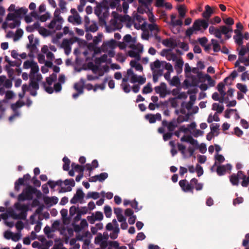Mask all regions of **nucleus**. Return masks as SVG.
<instances>
[{
	"label": "nucleus",
	"mask_w": 249,
	"mask_h": 249,
	"mask_svg": "<svg viewBox=\"0 0 249 249\" xmlns=\"http://www.w3.org/2000/svg\"><path fill=\"white\" fill-rule=\"evenodd\" d=\"M180 141L182 142H186L190 144V145L187 148L183 144H178V150L185 158L192 156L196 149L198 148L200 152L202 154L205 153L207 150L206 146L205 144L202 143L199 145L197 141L190 136L184 135L181 138Z\"/></svg>",
	"instance_id": "nucleus-1"
},
{
	"label": "nucleus",
	"mask_w": 249,
	"mask_h": 249,
	"mask_svg": "<svg viewBox=\"0 0 249 249\" xmlns=\"http://www.w3.org/2000/svg\"><path fill=\"white\" fill-rule=\"evenodd\" d=\"M112 15L113 18L110 19L108 24L106 25V29L107 32L110 33L121 29L126 21H128V26L131 25L130 22H132V20L129 16H122L116 12H113Z\"/></svg>",
	"instance_id": "nucleus-2"
},
{
	"label": "nucleus",
	"mask_w": 249,
	"mask_h": 249,
	"mask_svg": "<svg viewBox=\"0 0 249 249\" xmlns=\"http://www.w3.org/2000/svg\"><path fill=\"white\" fill-rule=\"evenodd\" d=\"M24 69H31L29 74L30 82H31V86L35 89L39 88L38 83L42 80V75L38 73L39 67L36 62L33 60H26L23 65Z\"/></svg>",
	"instance_id": "nucleus-3"
},
{
	"label": "nucleus",
	"mask_w": 249,
	"mask_h": 249,
	"mask_svg": "<svg viewBox=\"0 0 249 249\" xmlns=\"http://www.w3.org/2000/svg\"><path fill=\"white\" fill-rule=\"evenodd\" d=\"M108 235L106 232L103 234L98 233L95 238V244L98 245L102 249H105L108 246V249H127L125 246H119V243L116 241L107 243Z\"/></svg>",
	"instance_id": "nucleus-4"
},
{
	"label": "nucleus",
	"mask_w": 249,
	"mask_h": 249,
	"mask_svg": "<svg viewBox=\"0 0 249 249\" xmlns=\"http://www.w3.org/2000/svg\"><path fill=\"white\" fill-rule=\"evenodd\" d=\"M232 29H231L230 27H226L225 25L220 26L219 28L210 26L209 28V33L219 39L220 42L222 43H224V40L222 38V35H224L226 39H229L231 37V35L229 33H232Z\"/></svg>",
	"instance_id": "nucleus-5"
},
{
	"label": "nucleus",
	"mask_w": 249,
	"mask_h": 249,
	"mask_svg": "<svg viewBox=\"0 0 249 249\" xmlns=\"http://www.w3.org/2000/svg\"><path fill=\"white\" fill-rule=\"evenodd\" d=\"M116 46V42L115 40L113 39L106 42H104L101 47H96L94 48L92 59L94 57L96 54L102 52H107L109 56L110 57H113L115 54L113 50Z\"/></svg>",
	"instance_id": "nucleus-6"
},
{
	"label": "nucleus",
	"mask_w": 249,
	"mask_h": 249,
	"mask_svg": "<svg viewBox=\"0 0 249 249\" xmlns=\"http://www.w3.org/2000/svg\"><path fill=\"white\" fill-rule=\"evenodd\" d=\"M189 118V114H187L185 116H179L177 119H173L170 122L166 120H163L162 122V125L163 127H167L168 131L173 132L174 130L177 127L178 124L183 122L188 121Z\"/></svg>",
	"instance_id": "nucleus-7"
},
{
	"label": "nucleus",
	"mask_w": 249,
	"mask_h": 249,
	"mask_svg": "<svg viewBox=\"0 0 249 249\" xmlns=\"http://www.w3.org/2000/svg\"><path fill=\"white\" fill-rule=\"evenodd\" d=\"M128 80L133 84L138 83L140 85H142L146 82V78L138 76L134 73L132 69H130L127 70L126 75L123 77L122 83L126 84Z\"/></svg>",
	"instance_id": "nucleus-8"
},
{
	"label": "nucleus",
	"mask_w": 249,
	"mask_h": 249,
	"mask_svg": "<svg viewBox=\"0 0 249 249\" xmlns=\"http://www.w3.org/2000/svg\"><path fill=\"white\" fill-rule=\"evenodd\" d=\"M20 24L19 18H15L14 14L9 13L6 17V21L3 24V27L14 29L18 27Z\"/></svg>",
	"instance_id": "nucleus-9"
},
{
	"label": "nucleus",
	"mask_w": 249,
	"mask_h": 249,
	"mask_svg": "<svg viewBox=\"0 0 249 249\" xmlns=\"http://www.w3.org/2000/svg\"><path fill=\"white\" fill-rule=\"evenodd\" d=\"M64 22L63 18H53L47 26L50 34H54L57 31L60 30Z\"/></svg>",
	"instance_id": "nucleus-10"
},
{
	"label": "nucleus",
	"mask_w": 249,
	"mask_h": 249,
	"mask_svg": "<svg viewBox=\"0 0 249 249\" xmlns=\"http://www.w3.org/2000/svg\"><path fill=\"white\" fill-rule=\"evenodd\" d=\"M57 76L56 73H53L49 77L46 78V82L42 83L43 87L46 92L49 94H52L54 91V87H52V86L53 83L56 81Z\"/></svg>",
	"instance_id": "nucleus-11"
},
{
	"label": "nucleus",
	"mask_w": 249,
	"mask_h": 249,
	"mask_svg": "<svg viewBox=\"0 0 249 249\" xmlns=\"http://www.w3.org/2000/svg\"><path fill=\"white\" fill-rule=\"evenodd\" d=\"M12 86V81L7 79L4 75L0 76V94L2 95L5 92V89L11 88Z\"/></svg>",
	"instance_id": "nucleus-12"
},
{
	"label": "nucleus",
	"mask_w": 249,
	"mask_h": 249,
	"mask_svg": "<svg viewBox=\"0 0 249 249\" xmlns=\"http://www.w3.org/2000/svg\"><path fill=\"white\" fill-rule=\"evenodd\" d=\"M194 28L196 32H203L209 26L208 21L204 19H197L193 23Z\"/></svg>",
	"instance_id": "nucleus-13"
},
{
	"label": "nucleus",
	"mask_w": 249,
	"mask_h": 249,
	"mask_svg": "<svg viewBox=\"0 0 249 249\" xmlns=\"http://www.w3.org/2000/svg\"><path fill=\"white\" fill-rule=\"evenodd\" d=\"M24 105L25 103L24 102L19 100L17 101L16 103L11 105V107L14 112V113L9 117V120L10 121H12L16 117H18L20 116V114L18 109L23 106Z\"/></svg>",
	"instance_id": "nucleus-14"
},
{
	"label": "nucleus",
	"mask_w": 249,
	"mask_h": 249,
	"mask_svg": "<svg viewBox=\"0 0 249 249\" xmlns=\"http://www.w3.org/2000/svg\"><path fill=\"white\" fill-rule=\"evenodd\" d=\"M75 185V182L73 179H67L64 182L62 181V185L59 190V193H65L71 191L72 187Z\"/></svg>",
	"instance_id": "nucleus-15"
},
{
	"label": "nucleus",
	"mask_w": 249,
	"mask_h": 249,
	"mask_svg": "<svg viewBox=\"0 0 249 249\" xmlns=\"http://www.w3.org/2000/svg\"><path fill=\"white\" fill-rule=\"evenodd\" d=\"M39 89V88L37 89H35L31 86V82H30V84L29 85L26 84H24L22 86V92L18 94V96L20 98H22L24 95L25 92L27 91H29L31 95L33 96H36L37 94V90Z\"/></svg>",
	"instance_id": "nucleus-16"
},
{
	"label": "nucleus",
	"mask_w": 249,
	"mask_h": 249,
	"mask_svg": "<svg viewBox=\"0 0 249 249\" xmlns=\"http://www.w3.org/2000/svg\"><path fill=\"white\" fill-rule=\"evenodd\" d=\"M33 198V191L30 188H26L23 190L22 193L18 196V200L22 201L25 200H30Z\"/></svg>",
	"instance_id": "nucleus-17"
},
{
	"label": "nucleus",
	"mask_w": 249,
	"mask_h": 249,
	"mask_svg": "<svg viewBox=\"0 0 249 249\" xmlns=\"http://www.w3.org/2000/svg\"><path fill=\"white\" fill-rule=\"evenodd\" d=\"M156 93L159 94L160 98H165L167 94V86L165 83L162 82L159 86L154 88Z\"/></svg>",
	"instance_id": "nucleus-18"
},
{
	"label": "nucleus",
	"mask_w": 249,
	"mask_h": 249,
	"mask_svg": "<svg viewBox=\"0 0 249 249\" xmlns=\"http://www.w3.org/2000/svg\"><path fill=\"white\" fill-rule=\"evenodd\" d=\"M179 184L182 190L185 192L193 193L194 186L189 183L186 179H182L179 181Z\"/></svg>",
	"instance_id": "nucleus-19"
},
{
	"label": "nucleus",
	"mask_w": 249,
	"mask_h": 249,
	"mask_svg": "<svg viewBox=\"0 0 249 249\" xmlns=\"http://www.w3.org/2000/svg\"><path fill=\"white\" fill-rule=\"evenodd\" d=\"M232 166L230 164L226 165H219L216 168V172L218 176L224 175L227 172L230 171L231 170Z\"/></svg>",
	"instance_id": "nucleus-20"
},
{
	"label": "nucleus",
	"mask_w": 249,
	"mask_h": 249,
	"mask_svg": "<svg viewBox=\"0 0 249 249\" xmlns=\"http://www.w3.org/2000/svg\"><path fill=\"white\" fill-rule=\"evenodd\" d=\"M84 196V194L81 189L77 190L76 194L71 199L70 202L71 204H75L78 202L82 200Z\"/></svg>",
	"instance_id": "nucleus-21"
},
{
	"label": "nucleus",
	"mask_w": 249,
	"mask_h": 249,
	"mask_svg": "<svg viewBox=\"0 0 249 249\" xmlns=\"http://www.w3.org/2000/svg\"><path fill=\"white\" fill-rule=\"evenodd\" d=\"M243 173L242 171H239L237 174H233L230 177V181L233 185H238L239 179H242Z\"/></svg>",
	"instance_id": "nucleus-22"
},
{
	"label": "nucleus",
	"mask_w": 249,
	"mask_h": 249,
	"mask_svg": "<svg viewBox=\"0 0 249 249\" xmlns=\"http://www.w3.org/2000/svg\"><path fill=\"white\" fill-rule=\"evenodd\" d=\"M198 77L201 82L207 81L208 86L210 87L214 86V81L212 79L210 75L208 74H202V73H198Z\"/></svg>",
	"instance_id": "nucleus-23"
},
{
	"label": "nucleus",
	"mask_w": 249,
	"mask_h": 249,
	"mask_svg": "<svg viewBox=\"0 0 249 249\" xmlns=\"http://www.w3.org/2000/svg\"><path fill=\"white\" fill-rule=\"evenodd\" d=\"M146 27H147V28L151 33L155 36L156 38L160 41V37L157 36L158 33L160 31V29L158 25L155 23H151L147 24Z\"/></svg>",
	"instance_id": "nucleus-24"
},
{
	"label": "nucleus",
	"mask_w": 249,
	"mask_h": 249,
	"mask_svg": "<svg viewBox=\"0 0 249 249\" xmlns=\"http://www.w3.org/2000/svg\"><path fill=\"white\" fill-rule=\"evenodd\" d=\"M183 65L184 61L181 57H179L175 61L174 68L178 74L182 72Z\"/></svg>",
	"instance_id": "nucleus-25"
},
{
	"label": "nucleus",
	"mask_w": 249,
	"mask_h": 249,
	"mask_svg": "<svg viewBox=\"0 0 249 249\" xmlns=\"http://www.w3.org/2000/svg\"><path fill=\"white\" fill-rule=\"evenodd\" d=\"M146 120H148L150 124L154 123L156 121H160L161 119V114L157 113L156 114H148L145 116Z\"/></svg>",
	"instance_id": "nucleus-26"
},
{
	"label": "nucleus",
	"mask_w": 249,
	"mask_h": 249,
	"mask_svg": "<svg viewBox=\"0 0 249 249\" xmlns=\"http://www.w3.org/2000/svg\"><path fill=\"white\" fill-rule=\"evenodd\" d=\"M69 22L73 25H80L82 23V19L79 14L69 16L68 18Z\"/></svg>",
	"instance_id": "nucleus-27"
},
{
	"label": "nucleus",
	"mask_w": 249,
	"mask_h": 249,
	"mask_svg": "<svg viewBox=\"0 0 249 249\" xmlns=\"http://www.w3.org/2000/svg\"><path fill=\"white\" fill-rule=\"evenodd\" d=\"M65 81V77L64 75H61L58 78V82L54 84V89L56 92H59L62 89L61 85L64 84Z\"/></svg>",
	"instance_id": "nucleus-28"
},
{
	"label": "nucleus",
	"mask_w": 249,
	"mask_h": 249,
	"mask_svg": "<svg viewBox=\"0 0 249 249\" xmlns=\"http://www.w3.org/2000/svg\"><path fill=\"white\" fill-rule=\"evenodd\" d=\"M234 33L236 34L233 36V38L235 40V42L239 46H242L243 44V36L242 33L238 30L236 29L234 30Z\"/></svg>",
	"instance_id": "nucleus-29"
},
{
	"label": "nucleus",
	"mask_w": 249,
	"mask_h": 249,
	"mask_svg": "<svg viewBox=\"0 0 249 249\" xmlns=\"http://www.w3.org/2000/svg\"><path fill=\"white\" fill-rule=\"evenodd\" d=\"M62 46L63 47L65 53L66 55H69L71 52V43L69 39H64L62 43Z\"/></svg>",
	"instance_id": "nucleus-30"
},
{
	"label": "nucleus",
	"mask_w": 249,
	"mask_h": 249,
	"mask_svg": "<svg viewBox=\"0 0 249 249\" xmlns=\"http://www.w3.org/2000/svg\"><path fill=\"white\" fill-rule=\"evenodd\" d=\"M213 13V11L211 7L209 5H207L205 7V11L202 13V17L204 18V19L208 21Z\"/></svg>",
	"instance_id": "nucleus-31"
},
{
	"label": "nucleus",
	"mask_w": 249,
	"mask_h": 249,
	"mask_svg": "<svg viewBox=\"0 0 249 249\" xmlns=\"http://www.w3.org/2000/svg\"><path fill=\"white\" fill-rule=\"evenodd\" d=\"M108 54H104L100 57L95 58L94 59L95 63L97 64H101L102 63L110 62V58H108Z\"/></svg>",
	"instance_id": "nucleus-32"
},
{
	"label": "nucleus",
	"mask_w": 249,
	"mask_h": 249,
	"mask_svg": "<svg viewBox=\"0 0 249 249\" xmlns=\"http://www.w3.org/2000/svg\"><path fill=\"white\" fill-rule=\"evenodd\" d=\"M193 103H191L190 102H183L181 104V109H180V112L182 114H186V110L185 109H186L187 110L189 111L193 107ZM190 115L189 113H188Z\"/></svg>",
	"instance_id": "nucleus-33"
},
{
	"label": "nucleus",
	"mask_w": 249,
	"mask_h": 249,
	"mask_svg": "<svg viewBox=\"0 0 249 249\" xmlns=\"http://www.w3.org/2000/svg\"><path fill=\"white\" fill-rule=\"evenodd\" d=\"M214 158L215 161L212 167V170H213V169L217 165L218 163L220 164L223 162L225 160V158L224 156L222 155L219 154L218 153L215 154Z\"/></svg>",
	"instance_id": "nucleus-34"
},
{
	"label": "nucleus",
	"mask_w": 249,
	"mask_h": 249,
	"mask_svg": "<svg viewBox=\"0 0 249 249\" xmlns=\"http://www.w3.org/2000/svg\"><path fill=\"white\" fill-rule=\"evenodd\" d=\"M58 201V199L56 196L46 197L44 198V202L51 206L56 204Z\"/></svg>",
	"instance_id": "nucleus-35"
},
{
	"label": "nucleus",
	"mask_w": 249,
	"mask_h": 249,
	"mask_svg": "<svg viewBox=\"0 0 249 249\" xmlns=\"http://www.w3.org/2000/svg\"><path fill=\"white\" fill-rule=\"evenodd\" d=\"M15 208L21 212V213H26L28 211V206L21 204L19 202L16 203L14 205Z\"/></svg>",
	"instance_id": "nucleus-36"
},
{
	"label": "nucleus",
	"mask_w": 249,
	"mask_h": 249,
	"mask_svg": "<svg viewBox=\"0 0 249 249\" xmlns=\"http://www.w3.org/2000/svg\"><path fill=\"white\" fill-rule=\"evenodd\" d=\"M132 22H130V23H131V25L130 26H128V23H127V25L126 26L128 27H130L133 24H134V26L135 27V28L137 29H141L142 30L145 29V28H146V25H147V23L146 22V21H143L142 24L140 22H139L138 23H137L135 22V21H134V20L133 21L132 19Z\"/></svg>",
	"instance_id": "nucleus-37"
},
{
	"label": "nucleus",
	"mask_w": 249,
	"mask_h": 249,
	"mask_svg": "<svg viewBox=\"0 0 249 249\" xmlns=\"http://www.w3.org/2000/svg\"><path fill=\"white\" fill-rule=\"evenodd\" d=\"M27 12V9L20 8L15 10V12H14V14L15 15V18H21L24 16Z\"/></svg>",
	"instance_id": "nucleus-38"
},
{
	"label": "nucleus",
	"mask_w": 249,
	"mask_h": 249,
	"mask_svg": "<svg viewBox=\"0 0 249 249\" xmlns=\"http://www.w3.org/2000/svg\"><path fill=\"white\" fill-rule=\"evenodd\" d=\"M34 18L35 19H37L38 18V13L35 11H32L30 15H27L25 17V20L27 23H30L33 21L32 18Z\"/></svg>",
	"instance_id": "nucleus-39"
},
{
	"label": "nucleus",
	"mask_w": 249,
	"mask_h": 249,
	"mask_svg": "<svg viewBox=\"0 0 249 249\" xmlns=\"http://www.w3.org/2000/svg\"><path fill=\"white\" fill-rule=\"evenodd\" d=\"M21 61L20 60V59H19V61H11V62H10L8 65H6L5 66V68H6V70L7 71L9 75H10V71H11V70L10 69V68L11 67H15V66L19 67L21 65Z\"/></svg>",
	"instance_id": "nucleus-40"
},
{
	"label": "nucleus",
	"mask_w": 249,
	"mask_h": 249,
	"mask_svg": "<svg viewBox=\"0 0 249 249\" xmlns=\"http://www.w3.org/2000/svg\"><path fill=\"white\" fill-rule=\"evenodd\" d=\"M139 61L136 60H132L130 62V65L131 67L135 68L136 71H142L143 70L142 66L139 63Z\"/></svg>",
	"instance_id": "nucleus-41"
},
{
	"label": "nucleus",
	"mask_w": 249,
	"mask_h": 249,
	"mask_svg": "<svg viewBox=\"0 0 249 249\" xmlns=\"http://www.w3.org/2000/svg\"><path fill=\"white\" fill-rule=\"evenodd\" d=\"M162 62H160L159 60H156L153 63L150 64V68L151 70H154L157 69H160L162 67Z\"/></svg>",
	"instance_id": "nucleus-42"
},
{
	"label": "nucleus",
	"mask_w": 249,
	"mask_h": 249,
	"mask_svg": "<svg viewBox=\"0 0 249 249\" xmlns=\"http://www.w3.org/2000/svg\"><path fill=\"white\" fill-rule=\"evenodd\" d=\"M128 54L130 57L135 58L134 60L137 61H140L141 60V55L140 54L133 49L128 52Z\"/></svg>",
	"instance_id": "nucleus-43"
},
{
	"label": "nucleus",
	"mask_w": 249,
	"mask_h": 249,
	"mask_svg": "<svg viewBox=\"0 0 249 249\" xmlns=\"http://www.w3.org/2000/svg\"><path fill=\"white\" fill-rule=\"evenodd\" d=\"M224 109V106L223 105H220L218 103H214L213 104L212 109L216 111V112L219 114L222 113Z\"/></svg>",
	"instance_id": "nucleus-44"
},
{
	"label": "nucleus",
	"mask_w": 249,
	"mask_h": 249,
	"mask_svg": "<svg viewBox=\"0 0 249 249\" xmlns=\"http://www.w3.org/2000/svg\"><path fill=\"white\" fill-rule=\"evenodd\" d=\"M47 184L51 188L53 189L56 186H59L61 187V186L62 185V181L61 179L58 180L56 181L49 180L48 181Z\"/></svg>",
	"instance_id": "nucleus-45"
},
{
	"label": "nucleus",
	"mask_w": 249,
	"mask_h": 249,
	"mask_svg": "<svg viewBox=\"0 0 249 249\" xmlns=\"http://www.w3.org/2000/svg\"><path fill=\"white\" fill-rule=\"evenodd\" d=\"M130 47L132 49L135 50L140 55L142 53L143 50V46L140 43H138L135 45H131Z\"/></svg>",
	"instance_id": "nucleus-46"
},
{
	"label": "nucleus",
	"mask_w": 249,
	"mask_h": 249,
	"mask_svg": "<svg viewBox=\"0 0 249 249\" xmlns=\"http://www.w3.org/2000/svg\"><path fill=\"white\" fill-rule=\"evenodd\" d=\"M152 85L150 83H148L143 87L142 93L143 94H146L152 92Z\"/></svg>",
	"instance_id": "nucleus-47"
},
{
	"label": "nucleus",
	"mask_w": 249,
	"mask_h": 249,
	"mask_svg": "<svg viewBox=\"0 0 249 249\" xmlns=\"http://www.w3.org/2000/svg\"><path fill=\"white\" fill-rule=\"evenodd\" d=\"M87 31L95 32L97 31L98 27L96 22L92 21L90 24L88 25V28H86Z\"/></svg>",
	"instance_id": "nucleus-48"
},
{
	"label": "nucleus",
	"mask_w": 249,
	"mask_h": 249,
	"mask_svg": "<svg viewBox=\"0 0 249 249\" xmlns=\"http://www.w3.org/2000/svg\"><path fill=\"white\" fill-rule=\"evenodd\" d=\"M211 42L213 47V50L215 52H218L221 50L220 45L217 40L214 39H211Z\"/></svg>",
	"instance_id": "nucleus-49"
},
{
	"label": "nucleus",
	"mask_w": 249,
	"mask_h": 249,
	"mask_svg": "<svg viewBox=\"0 0 249 249\" xmlns=\"http://www.w3.org/2000/svg\"><path fill=\"white\" fill-rule=\"evenodd\" d=\"M112 231V232L110 233L109 236L112 239H115L118 236L120 229L119 227H114V229Z\"/></svg>",
	"instance_id": "nucleus-50"
},
{
	"label": "nucleus",
	"mask_w": 249,
	"mask_h": 249,
	"mask_svg": "<svg viewBox=\"0 0 249 249\" xmlns=\"http://www.w3.org/2000/svg\"><path fill=\"white\" fill-rule=\"evenodd\" d=\"M224 87L225 84L222 82L219 83L217 85V89L221 97H223V98H224L226 95V92L224 90Z\"/></svg>",
	"instance_id": "nucleus-51"
},
{
	"label": "nucleus",
	"mask_w": 249,
	"mask_h": 249,
	"mask_svg": "<svg viewBox=\"0 0 249 249\" xmlns=\"http://www.w3.org/2000/svg\"><path fill=\"white\" fill-rule=\"evenodd\" d=\"M100 197V194L96 192H89L87 194V198H93L97 199Z\"/></svg>",
	"instance_id": "nucleus-52"
},
{
	"label": "nucleus",
	"mask_w": 249,
	"mask_h": 249,
	"mask_svg": "<svg viewBox=\"0 0 249 249\" xmlns=\"http://www.w3.org/2000/svg\"><path fill=\"white\" fill-rule=\"evenodd\" d=\"M152 1L153 0H138L139 3L148 10H149V6L151 5Z\"/></svg>",
	"instance_id": "nucleus-53"
},
{
	"label": "nucleus",
	"mask_w": 249,
	"mask_h": 249,
	"mask_svg": "<svg viewBox=\"0 0 249 249\" xmlns=\"http://www.w3.org/2000/svg\"><path fill=\"white\" fill-rule=\"evenodd\" d=\"M223 20L224 23L227 25L225 26L226 27H230L231 29H232L231 26L234 24V20L231 18L229 17L223 18Z\"/></svg>",
	"instance_id": "nucleus-54"
},
{
	"label": "nucleus",
	"mask_w": 249,
	"mask_h": 249,
	"mask_svg": "<svg viewBox=\"0 0 249 249\" xmlns=\"http://www.w3.org/2000/svg\"><path fill=\"white\" fill-rule=\"evenodd\" d=\"M63 161L64 162L63 166V170L68 171L70 169V160L67 157H64Z\"/></svg>",
	"instance_id": "nucleus-55"
},
{
	"label": "nucleus",
	"mask_w": 249,
	"mask_h": 249,
	"mask_svg": "<svg viewBox=\"0 0 249 249\" xmlns=\"http://www.w3.org/2000/svg\"><path fill=\"white\" fill-rule=\"evenodd\" d=\"M71 167L72 168L75 170L76 172L83 173V171H84V166H81L75 163H72Z\"/></svg>",
	"instance_id": "nucleus-56"
},
{
	"label": "nucleus",
	"mask_w": 249,
	"mask_h": 249,
	"mask_svg": "<svg viewBox=\"0 0 249 249\" xmlns=\"http://www.w3.org/2000/svg\"><path fill=\"white\" fill-rule=\"evenodd\" d=\"M162 68L166 69L167 71L172 72L173 71V67L172 64L165 61L162 62Z\"/></svg>",
	"instance_id": "nucleus-57"
},
{
	"label": "nucleus",
	"mask_w": 249,
	"mask_h": 249,
	"mask_svg": "<svg viewBox=\"0 0 249 249\" xmlns=\"http://www.w3.org/2000/svg\"><path fill=\"white\" fill-rule=\"evenodd\" d=\"M178 12L179 16L181 18H184L185 16V14H186V9H185V6L184 5H179L178 7Z\"/></svg>",
	"instance_id": "nucleus-58"
},
{
	"label": "nucleus",
	"mask_w": 249,
	"mask_h": 249,
	"mask_svg": "<svg viewBox=\"0 0 249 249\" xmlns=\"http://www.w3.org/2000/svg\"><path fill=\"white\" fill-rule=\"evenodd\" d=\"M23 31L21 29H18L14 34V40L15 41L18 40L22 36Z\"/></svg>",
	"instance_id": "nucleus-59"
},
{
	"label": "nucleus",
	"mask_w": 249,
	"mask_h": 249,
	"mask_svg": "<svg viewBox=\"0 0 249 249\" xmlns=\"http://www.w3.org/2000/svg\"><path fill=\"white\" fill-rule=\"evenodd\" d=\"M179 57H178L176 54L170 53L166 56V59L168 61H172L175 62Z\"/></svg>",
	"instance_id": "nucleus-60"
},
{
	"label": "nucleus",
	"mask_w": 249,
	"mask_h": 249,
	"mask_svg": "<svg viewBox=\"0 0 249 249\" xmlns=\"http://www.w3.org/2000/svg\"><path fill=\"white\" fill-rule=\"evenodd\" d=\"M104 213L107 217H110L112 214V210L110 206L106 205L104 207Z\"/></svg>",
	"instance_id": "nucleus-61"
},
{
	"label": "nucleus",
	"mask_w": 249,
	"mask_h": 249,
	"mask_svg": "<svg viewBox=\"0 0 249 249\" xmlns=\"http://www.w3.org/2000/svg\"><path fill=\"white\" fill-rule=\"evenodd\" d=\"M21 236L22 234L21 232H18L17 233L13 232V235L11 239L14 242H18L21 239Z\"/></svg>",
	"instance_id": "nucleus-62"
},
{
	"label": "nucleus",
	"mask_w": 249,
	"mask_h": 249,
	"mask_svg": "<svg viewBox=\"0 0 249 249\" xmlns=\"http://www.w3.org/2000/svg\"><path fill=\"white\" fill-rule=\"evenodd\" d=\"M121 86V87H122L123 91L125 93H128L131 91V88L130 85H129L128 83H126V84H125L124 83H122Z\"/></svg>",
	"instance_id": "nucleus-63"
},
{
	"label": "nucleus",
	"mask_w": 249,
	"mask_h": 249,
	"mask_svg": "<svg viewBox=\"0 0 249 249\" xmlns=\"http://www.w3.org/2000/svg\"><path fill=\"white\" fill-rule=\"evenodd\" d=\"M78 211V208L75 206H72L70 208V218H71Z\"/></svg>",
	"instance_id": "nucleus-64"
}]
</instances>
